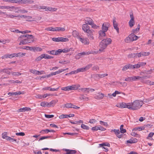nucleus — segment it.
I'll use <instances>...</instances> for the list:
<instances>
[{"label":"nucleus","mask_w":154,"mask_h":154,"mask_svg":"<svg viewBox=\"0 0 154 154\" xmlns=\"http://www.w3.org/2000/svg\"><path fill=\"white\" fill-rule=\"evenodd\" d=\"M34 36L32 35L26 34L22 35L19 37L18 40L20 41V45H23L33 42L34 41Z\"/></svg>","instance_id":"obj_1"},{"label":"nucleus","mask_w":154,"mask_h":154,"mask_svg":"<svg viewBox=\"0 0 154 154\" xmlns=\"http://www.w3.org/2000/svg\"><path fill=\"white\" fill-rule=\"evenodd\" d=\"M112 40L111 38H107L103 40L100 44L99 51L100 52H104L105 49L108 45L111 44Z\"/></svg>","instance_id":"obj_2"},{"label":"nucleus","mask_w":154,"mask_h":154,"mask_svg":"<svg viewBox=\"0 0 154 154\" xmlns=\"http://www.w3.org/2000/svg\"><path fill=\"white\" fill-rule=\"evenodd\" d=\"M143 102L142 101L136 100L133 102L129 103V109L133 110L139 109L142 106Z\"/></svg>","instance_id":"obj_3"},{"label":"nucleus","mask_w":154,"mask_h":154,"mask_svg":"<svg viewBox=\"0 0 154 154\" xmlns=\"http://www.w3.org/2000/svg\"><path fill=\"white\" fill-rule=\"evenodd\" d=\"M6 17L8 18H13L14 17H27L28 18V19H30L32 18V17L30 16H27L26 15H14L12 14H6Z\"/></svg>","instance_id":"obj_4"},{"label":"nucleus","mask_w":154,"mask_h":154,"mask_svg":"<svg viewBox=\"0 0 154 154\" xmlns=\"http://www.w3.org/2000/svg\"><path fill=\"white\" fill-rule=\"evenodd\" d=\"M39 9L45 10L46 11H55L57 10L56 8H53L51 7H47L45 6H42L39 7Z\"/></svg>","instance_id":"obj_5"},{"label":"nucleus","mask_w":154,"mask_h":154,"mask_svg":"<svg viewBox=\"0 0 154 154\" xmlns=\"http://www.w3.org/2000/svg\"><path fill=\"white\" fill-rule=\"evenodd\" d=\"M116 106L121 108H127L129 109V103H118Z\"/></svg>","instance_id":"obj_6"},{"label":"nucleus","mask_w":154,"mask_h":154,"mask_svg":"<svg viewBox=\"0 0 154 154\" xmlns=\"http://www.w3.org/2000/svg\"><path fill=\"white\" fill-rule=\"evenodd\" d=\"M34 2L32 0H16V3L20 4H32Z\"/></svg>","instance_id":"obj_7"},{"label":"nucleus","mask_w":154,"mask_h":154,"mask_svg":"<svg viewBox=\"0 0 154 154\" xmlns=\"http://www.w3.org/2000/svg\"><path fill=\"white\" fill-rule=\"evenodd\" d=\"M130 17L131 19L128 22V24L130 27H132L134 25L135 23L134 17L133 13H131L130 14Z\"/></svg>","instance_id":"obj_8"},{"label":"nucleus","mask_w":154,"mask_h":154,"mask_svg":"<svg viewBox=\"0 0 154 154\" xmlns=\"http://www.w3.org/2000/svg\"><path fill=\"white\" fill-rule=\"evenodd\" d=\"M110 26V25L109 23L108 22H104L102 24L101 30L106 32Z\"/></svg>","instance_id":"obj_9"},{"label":"nucleus","mask_w":154,"mask_h":154,"mask_svg":"<svg viewBox=\"0 0 154 154\" xmlns=\"http://www.w3.org/2000/svg\"><path fill=\"white\" fill-rule=\"evenodd\" d=\"M94 32L93 30L90 29L85 32L86 33L87 36L90 39L93 40L94 39Z\"/></svg>","instance_id":"obj_10"},{"label":"nucleus","mask_w":154,"mask_h":154,"mask_svg":"<svg viewBox=\"0 0 154 154\" xmlns=\"http://www.w3.org/2000/svg\"><path fill=\"white\" fill-rule=\"evenodd\" d=\"M18 8H15L14 6H0V9H6L10 11H12L13 9H17Z\"/></svg>","instance_id":"obj_11"},{"label":"nucleus","mask_w":154,"mask_h":154,"mask_svg":"<svg viewBox=\"0 0 154 154\" xmlns=\"http://www.w3.org/2000/svg\"><path fill=\"white\" fill-rule=\"evenodd\" d=\"M80 87L79 84L73 85L70 86H68L69 91L77 90Z\"/></svg>","instance_id":"obj_12"},{"label":"nucleus","mask_w":154,"mask_h":154,"mask_svg":"<svg viewBox=\"0 0 154 154\" xmlns=\"http://www.w3.org/2000/svg\"><path fill=\"white\" fill-rule=\"evenodd\" d=\"M29 71L31 73L36 75H40L45 74V72L44 71H39L35 69H30Z\"/></svg>","instance_id":"obj_13"},{"label":"nucleus","mask_w":154,"mask_h":154,"mask_svg":"<svg viewBox=\"0 0 154 154\" xmlns=\"http://www.w3.org/2000/svg\"><path fill=\"white\" fill-rule=\"evenodd\" d=\"M112 131H113L115 133L117 137L119 138H122L123 136V134L120 133L121 132H120L119 130H116V129L111 130V132H112Z\"/></svg>","instance_id":"obj_14"},{"label":"nucleus","mask_w":154,"mask_h":154,"mask_svg":"<svg viewBox=\"0 0 154 154\" xmlns=\"http://www.w3.org/2000/svg\"><path fill=\"white\" fill-rule=\"evenodd\" d=\"M146 64L145 62H139L137 64L134 65V69H139L141 66H144Z\"/></svg>","instance_id":"obj_15"},{"label":"nucleus","mask_w":154,"mask_h":154,"mask_svg":"<svg viewBox=\"0 0 154 154\" xmlns=\"http://www.w3.org/2000/svg\"><path fill=\"white\" fill-rule=\"evenodd\" d=\"M79 39L80 42L85 45H88L89 41L88 39L86 38H82L80 37L79 38Z\"/></svg>","instance_id":"obj_16"},{"label":"nucleus","mask_w":154,"mask_h":154,"mask_svg":"<svg viewBox=\"0 0 154 154\" xmlns=\"http://www.w3.org/2000/svg\"><path fill=\"white\" fill-rule=\"evenodd\" d=\"M104 97V94L98 92L95 94L94 98L100 100L102 99Z\"/></svg>","instance_id":"obj_17"},{"label":"nucleus","mask_w":154,"mask_h":154,"mask_svg":"<svg viewBox=\"0 0 154 154\" xmlns=\"http://www.w3.org/2000/svg\"><path fill=\"white\" fill-rule=\"evenodd\" d=\"M15 8H18L17 9H14L15 10H18L17 11H16V13H21L22 14H24L27 13L28 11L24 9H21L20 8L18 7H15Z\"/></svg>","instance_id":"obj_18"},{"label":"nucleus","mask_w":154,"mask_h":154,"mask_svg":"<svg viewBox=\"0 0 154 154\" xmlns=\"http://www.w3.org/2000/svg\"><path fill=\"white\" fill-rule=\"evenodd\" d=\"M129 37H130L132 42L137 40L139 38L135 34L133 33L129 35Z\"/></svg>","instance_id":"obj_19"},{"label":"nucleus","mask_w":154,"mask_h":154,"mask_svg":"<svg viewBox=\"0 0 154 154\" xmlns=\"http://www.w3.org/2000/svg\"><path fill=\"white\" fill-rule=\"evenodd\" d=\"M106 32L102 30H100L98 32V34L99 35V38L100 39H102V38L106 36L105 32Z\"/></svg>","instance_id":"obj_20"},{"label":"nucleus","mask_w":154,"mask_h":154,"mask_svg":"<svg viewBox=\"0 0 154 154\" xmlns=\"http://www.w3.org/2000/svg\"><path fill=\"white\" fill-rule=\"evenodd\" d=\"M82 29L85 32L90 29V27L87 24H84L82 25Z\"/></svg>","instance_id":"obj_21"},{"label":"nucleus","mask_w":154,"mask_h":154,"mask_svg":"<svg viewBox=\"0 0 154 154\" xmlns=\"http://www.w3.org/2000/svg\"><path fill=\"white\" fill-rule=\"evenodd\" d=\"M31 109L30 108L28 107H25L23 108L19 109L17 111L18 112H25L26 111H30Z\"/></svg>","instance_id":"obj_22"},{"label":"nucleus","mask_w":154,"mask_h":154,"mask_svg":"<svg viewBox=\"0 0 154 154\" xmlns=\"http://www.w3.org/2000/svg\"><path fill=\"white\" fill-rule=\"evenodd\" d=\"M85 24H87V25H90L94 22L93 20L90 17H87L85 20Z\"/></svg>","instance_id":"obj_23"},{"label":"nucleus","mask_w":154,"mask_h":154,"mask_svg":"<svg viewBox=\"0 0 154 154\" xmlns=\"http://www.w3.org/2000/svg\"><path fill=\"white\" fill-rule=\"evenodd\" d=\"M146 77L149 78L150 77V76H143L141 77L139 76H135V81L140 80L143 79H145Z\"/></svg>","instance_id":"obj_24"},{"label":"nucleus","mask_w":154,"mask_h":154,"mask_svg":"<svg viewBox=\"0 0 154 154\" xmlns=\"http://www.w3.org/2000/svg\"><path fill=\"white\" fill-rule=\"evenodd\" d=\"M113 25L114 29H115L118 32H119V28L118 27V24L116 22V18H114L113 19Z\"/></svg>","instance_id":"obj_25"},{"label":"nucleus","mask_w":154,"mask_h":154,"mask_svg":"<svg viewBox=\"0 0 154 154\" xmlns=\"http://www.w3.org/2000/svg\"><path fill=\"white\" fill-rule=\"evenodd\" d=\"M64 150L66 152L65 153V154H74L76 153L77 152L75 150L65 149Z\"/></svg>","instance_id":"obj_26"},{"label":"nucleus","mask_w":154,"mask_h":154,"mask_svg":"<svg viewBox=\"0 0 154 154\" xmlns=\"http://www.w3.org/2000/svg\"><path fill=\"white\" fill-rule=\"evenodd\" d=\"M108 75L107 73L104 74H96L95 75L96 78H102L103 77L107 76Z\"/></svg>","instance_id":"obj_27"},{"label":"nucleus","mask_w":154,"mask_h":154,"mask_svg":"<svg viewBox=\"0 0 154 154\" xmlns=\"http://www.w3.org/2000/svg\"><path fill=\"white\" fill-rule=\"evenodd\" d=\"M24 93L23 92H21L20 91H18L14 92H10L8 93V95L10 94L11 95H18L21 94H23Z\"/></svg>","instance_id":"obj_28"},{"label":"nucleus","mask_w":154,"mask_h":154,"mask_svg":"<svg viewBox=\"0 0 154 154\" xmlns=\"http://www.w3.org/2000/svg\"><path fill=\"white\" fill-rule=\"evenodd\" d=\"M144 129L145 127L144 126L137 127L133 128L132 131H137V130H138L139 131H140L144 130Z\"/></svg>","instance_id":"obj_29"},{"label":"nucleus","mask_w":154,"mask_h":154,"mask_svg":"<svg viewBox=\"0 0 154 154\" xmlns=\"http://www.w3.org/2000/svg\"><path fill=\"white\" fill-rule=\"evenodd\" d=\"M140 28V25L138 24L137 28L135 29H133L132 30V32L134 34L137 33L139 31Z\"/></svg>","instance_id":"obj_30"},{"label":"nucleus","mask_w":154,"mask_h":154,"mask_svg":"<svg viewBox=\"0 0 154 154\" xmlns=\"http://www.w3.org/2000/svg\"><path fill=\"white\" fill-rule=\"evenodd\" d=\"M57 101H56L55 100H52L50 102L48 103V107H51V106H54L57 103Z\"/></svg>","instance_id":"obj_31"},{"label":"nucleus","mask_w":154,"mask_h":154,"mask_svg":"<svg viewBox=\"0 0 154 154\" xmlns=\"http://www.w3.org/2000/svg\"><path fill=\"white\" fill-rule=\"evenodd\" d=\"M11 68L4 69H3V72L6 73L8 75H10L11 73V72H10V71H11Z\"/></svg>","instance_id":"obj_32"},{"label":"nucleus","mask_w":154,"mask_h":154,"mask_svg":"<svg viewBox=\"0 0 154 154\" xmlns=\"http://www.w3.org/2000/svg\"><path fill=\"white\" fill-rule=\"evenodd\" d=\"M2 138L4 139H5L8 140V137H10L8 136V133L6 132H4L2 134Z\"/></svg>","instance_id":"obj_33"},{"label":"nucleus","mask_w":154,"mask_h":154,"mask_svg":"<svg viewBox=\"0 0 154 154\" xmlns=\"http://www.w3.org/2000/svg\"><path fill=\"white\" fill-rule=\"evenodd\" d=\"M137 142V139H134L133 140L130 139L129 140H128L126 141V143H136Z\"/></svg>","instance_id":"obj_34"},{"label":"nucleus","mask_w":154,"mask_h":154,"mask_svg":"<svg viewBox=\"0 0 154 154\" xmlns=\"http://www.w3.org/2000/svg\"><path fill=\"white\" fill-rule=\"evenodd\" d=\"M41 106L44 107H48V102L46 101H43L41 103Z\"/></svg>","instance_id":"obj_35"},{"label":"nucleus","mask_w":154,"mask_h":154,"mask_svg":"<svg viewBox=\"0 0 154 154\" xmlns=\"http://www.w3.org/2000/svg\"><path fill=\"white\" fill-rule=\"evenodd\" d=\"M72 35L74 37L78 38L79 37H79V32L76 30H74L72 32Z\"/></svg>","instance_id":"obj_36"},{"label":"nucleus","mask_w":154,"mask_h":154,"mask_svg":"<svg viewBox=\"0 0 154 154\" xmlns=\"http://www.w3.org/2000/svg\"><path fill=\"white\" fill-rule=\"evenodd\" d=\"M65 30V29L63 27H56V32H63Z\"/></svg>","instance_id":"obj_37"},{"label":"nucleus","mask_w":154,"mask_h":154,"mask_svg":"<svg viewBox=\"0 0 154 154\" xmlns=\"http://www.w3.org/2000/svg\"><path fill=\"white\" fill-rule=\"evenodd\" d=\"M42 55L43 58L48 59H51L53 58V57H51L47 54H42Z\"/></svg>","instance_id":"obj_38"},{"label":"nucleus","mask_w":154,"mask_h":154,"mask_svg":"<svg viewBox=\"0 0 154 154\" xmlns=\"http://www.w3.org/2000/svg\"><path fill=\"white\" fill-rule=\"evenodd\" d=\"M141 57H146L149 56L150 53L149 52H144L142 51L141 52Z\"/></svg>","instance_id":"obj_39"},{"label":"nucleus","mask_w":154,"mask_h":154,"mask_svg":"<svg viewBox=\"0 0 154 154\" xmlns=\"http://www.w3.org/2000/svg\"><path fill=\"white\" fill-rule=\"evenodd\" d=\"M9 82L13 84H21L22 83V81H20L18 80H10L9 81Z\"/></svg>","instance_id":"obj_40"},{"label":"nucleus","mask_w":154,"mask_h":154,"mask_svg":"<svg viewBox=\"0 0 154 154\" xmlns=\"http://www.w3.org/2000/svg\"><path fill=\"white\" fill-rule=\"evenodd\" d=\"M71 49V48H66L63 49H61V53L62 52L66 53H67L69 51H70Z\"/></svg>","instance_id":"obj_41"},{"label":"nucleus","mask_w":154,"mask_h":154,"mask_svg":"<svg viewBox=\"0 0 154 154\" xmlns=\"http://www.w3.org/2000/svg\"><path fill=\"white\" fill-rule=\"evenodd\" d=\"M90 88H80L79 90L82 91L83 92H85L87 91L88 92H89Z\"/></svg>","instance_id":"obj_42"},{"label":"nucleus","mask_w":154,"mask_h":154,"mask_svg":"<svg viewBox=\"0 0 154 154\" xmlns=\"http://www.w3.org/2000/svg\"><path fill=\"white\" fill-rule=\"evenodd\" d=\"M79 99L81 100H84V101H87L89 100V99L88 97L85 96H82L81 97H80Z\"/></svg>","instance_id":"obj_43"},{"label":"nucleus","mask_w":154,"mask_h":154,"mask_svg":"<svg viewBox=\"0 0 154 154\" xmlns=\"http://www.w3.org/2000/svg\"><path fill=\"white\" fill-rule=\"evenodd\" d=\"M90 25L91 26V28L94 29H98L99 26H98L96 25V24L94 23V22L93 23H92Z\"/></svg>","instance_id":"obj_44"},{"label":"nucleus","mask_w":154,"mask_h":154,"mask_svg":"<svg viewBox=\"0 0 154 154\" xmlns=\"http://www.w3.org/2000/svg\"><path fill=\"white\" fill-rule=\"evenodd\" d=\"M59 63L62 64L64 65L69 63H70V61L68 60H64L62 61H60Z\"/></svg>","instance_id":"obj_45"},{"label":"nucleus","mask_w":154,"mask_h":154,"mask_svg":"<svg viewBox=\"0 0 154 154\" xmlns=\"http://www.w3.org/2000/svg\"><path fill=\"white\" fill-rule=\"evenodd\" d=\"M125 41L127 43H129L131 42H132L130 37H129V35L125 38Z\"/></svg>","instance_id":"obj_46"},{"label":"nucleus","mask_w":154,"mask_h":154,"mask_svg":"<svg viewBox=\"0 0 154 154\" xmlns=\"http://www.w3.org/2000/svg\"><path fill=\"white\" fill-rule=\"evenodd\" d=\"M100 124L101 125H103L106 127H107L108 126V125L107 122H105L102 121H100Z\"/></svg>","instance_id":"obj_47"},{"label":"nucleus","mask_w":154,"mask_h":154,"mask_svg":"<svg viewBox=\"0 0 154 154\" xmlns=\"http://www.w3.org/2000/svg\"><path fill=\"white\" fill-rule=\"evenodd\" d=\"M42 50V49L39 47H34V51H41Z\"/></svg>","instance_id":"obj_48"},{"label":"nucleus","mask_w":154,"mask_h":154,"mask_svg":"<svg viewBox=\"0 0 154 154\" xmlns=\"http://www.w3.org/2000/svg\"><path fill=\"white\" fill-rule=\"evenodd\" d=\"M69 40L68 38L63 37H60V41L61 42H67Z\"/></svg>","instance_id":"obj_49"},{"label":"nucleus","mask_w":154,"mask_h":154,"mask_svg":"<svg viewBox=\"0 0 154 154\" xmlns=\"http://www.w3.org/2000/svg\"><path fill=\"white\" fill-rule=\"evenodd\" d=\"M1 40H2L1 42L3 44H5L6 43H9L10 41V39H5V40L1 39Z\"/></svg>","instance_id":"obj_50"},{"label":"nucleus","mask_w":154,"mask_h":154,"mask_svg":"<svg viewBox=\"0 0 154 154\" xmlns=\"http://www.w3.org/2000/svg\"><path fill=\"white\" fill-rule=\"evenodd\" d=\"M68 68H66L65 69H63L59 70L56 71L57 74H59V73L64 72L66 70H68Z\"/></svg>","instance_id":"obj_51"},{"label":"nucleus","mask_w":154,"mask_h":154,"mask_svg":"<svg viewBox=\"0 0 154 154\" xmlns=\"http://www.w3.org/2000/svg\"><path fill=\"white\" fill-rule=\"evenodd\" d=\"M42 59H43L42 54L40 56L37 57L35 60V61L36 62H38L41 60Z\"/></svg>","instance_id":"obj_52"},{"label":"nucleus","mask_w":154,"mask_h":154,"mask_svg":"<svg viewBox=\"0 0 154 154\" xmlns=\"http://www.w3.org/2000/svg\"><path fill=\"white\" fill-rule=\"evenodd\" d=\"M85 71L84 67L78 68L76 70L77 73L80 72H84Z\"/></svg>","instance_id":"obj_53"},{"label":"nucleus","mask_w":154,"mask_h":154,"mask_svg":"<svg viewBox=\"0 0 154 154\" xmlns=\"http://www.w3.org/2000/svg\"><path fill=\"white\" fill-rule=\"evenodd\" d=\"M82 128L84 129L88 130L89 128V127L84 124H82L81 125Z\"/></svg>","instance_id":"obj_54"},{"label":"nucleus","mask_w":154,"mask_h":154,"mask_svg":"<svg viewBox=\"0 0 154 154\" xmlns=\"http://www.w3.org/2000/svg\"><path fill=\"white\" fill-rule=\"evenodd\" d=\"M72 104L69 103H66V104H65V107L68 108H72Z\"/></svg>","instance_id":"obj_55"},{"label":"nucleus","mask_w":154,"mask_h":154,"mask_svg":"<svg viewBox=\"0 0 154 154\" xmlns=\"http://www.w3.org/2000/svg\"><path fill=\"white\" fill-rule=\"evenodd\" d=\"M4 2H7L12 3H16V0H2Z\"/></svg>","instance_id":"obj_56"},{"label":"nucleus","mask_w":154,"mask_h":154,"mask_svg":"<svg viewBox=\"0 0 154 154\" xmlns=\"http://www.w3.org/2000/svg\"><path fill=\"white\" fill-rule=\"evenodd\" d=\"M99 126H96L95 127H93L91 128V130L93 131H97L98 130H99Z\"/></svg>","instance_id":"obj_57"},{"label":"nucleus","mask_w":154,"mask_h":154,"mask_svg":"<svg viewBox=\"0 0 154 154\" xmlns=\"http://www.w3.org/2000/svg\"><path fill=\"white\" fill-rule=\"evenodd\" d=\"M26 48H24V49H27V50H29L30 51H34V47L26 46Z\"/></svg>","instance_id":"obj_58"},{"label":"nucleus","mask_w":154,"mask_h":154,"mask_svg":"<svg viewBox=\"0 0 154 154\" xmlns=\"http://www.w3.org/2000/svg\"><path fill=\"white\" fill-rule=\"evenodd\" d=\"M40 132L43 134L48 133L49 132V129H46L45 130H43L41 131Z\"/></svg>","instance_id":"obj_59"},{"label":"nucleus","mask_w":154,"mask_h":154,"mask_svg":"<svg viewBox=\"0 0 154 154\" xmlns=\"http://www.w3.org/2000/svg\"><path fill=\"white\" fill-rule=\"evenodd\" d=\"M67 115L62 114L59 117V118L60 119H63L65 118H67Z\"/></svg>","instance_id":"obj_60"},{"label":"nucleus","mask_w":154,"mask_h":154,"mask_svg":"<svg viewBox=\"0 0 154 154\" xmlns=\"http://www.w3.org/2000/svg\"><path fill=\"white\" fill-rule=\"evenodd\" d=\"M52 41L55 42H60V37L53 38L52 39Z\"/></svg>","instance_id":"obj_61"},{"label":"nucleus","mask_w":154,"mask_h":154,"mask_svg":"<svg viewBox=\"0 0 154 154\" xmlns=\"http://www.w3.org/2000/svg\"><path fill=\"white\" fill-rule=\"evenodd\" d=\"M129 69L128 64L124 66L122 69V70L125 71Z\"/></svg>","instance_id":"obj_62"},{"label":"nucleus","mask_w":154,"mask_h":154,"mask_svg":"<svg viewBox=\"0 0 154 154\" xmlns=\"http://www.w3.org/2000/svg\"><path fill=\"white\" fill-rule=\"evenodd\" d=\"M11 74L12 75L14 76H18L20 75L21 74L20 72H11Z\"/></svg>","instance_id":"obj_63"},{"label":"nucleus","mask_w":154,"mask_h":154,"mask_svg":"<svg viewBox=\"0 0 154 154\" xmlns=\"http://www.w3.org/2000/svg\"><path fill=\"white\" fill-rule=\"evenodd\" d=\"M92 66V64H89L86 66L85 67H84L85 71L88 70Z\"/></svg>","instance_id":"obj_64"}]
</instances>
